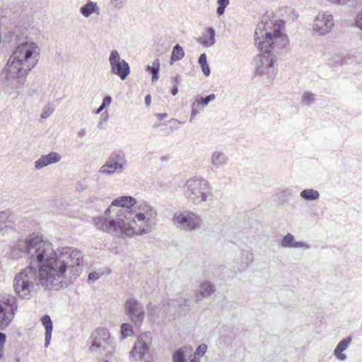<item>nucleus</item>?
<instances>
[{
  "label": "nucleus",
  "mask_w": 362,
  "mask_h": 362,
  "mask_svg": "<svg viewBox=\"0 0 362 362\" xmlns=\"http://www.w3.org/2000/svg\"><path fill=\"white\" fill-rule=\"evenodd\" d=\"M182 193L186 199L195 204L206 202L213 197L212 187L202 177L189 178L182 187Z\"/></svg>",
  "instance_id": "obj_5"
},
{
  "label": "nucleus",
  "mask_w": 362,
  "mask_h": 362,
  "mask_svg": "<svg viewBox=\"0 0 362 362\" xmlns=\"http://www.w3.org/2000/svg\"><path fill=\"white\" fill-rule=\"evenodd\" d=\"M281 245L283 247H304L305 249L310 248V245L303 241H296L293 234L288 233L281 239Z\"/></svg>",
  "instance_id": "obj_17"
},
{
  "label": "nucleus",
  "mask_w": 362,
  "mask_h": 362,
  "mask_svg": "<svg viewBox=\"0 0 362 362\" xmlns=\"http://www.w3.org/2000/svg\"><path fill=\"white\" fill-rule=\"evenodd\" d=\"M40 267L30 265L18 273L13 282L16 294L21 298H30V292L40 286L47 290H59L67 286L64 282L68 278L71 282L82 271V255L80 250L61 252L45 256Z\"/></svg>",
  "instance_id": "obj_1"
},
{
  "label": "nucleus",
  "mask_w": 362,
  "mask_h": 362,
  "mask_svg": "<svg viewBox=\"0 0 362 362\" xmlns=\"http://www.w3.org/2000/svg\"><path fill=\"white\" fill-rule=\"evenodd\" d=\"M216 98V95L214 93H211L204 98L201 97V108H204L205 106H206L210 102L213 101Z\"/></svg>",
  "instance_id": "obj_34"
},
{
  "label": "nucleus",
  "mask_w": 362,
  "mask_h": 362,
  "mask_svg": "<svg viewBox=\"0 0 362 362\" xmlns=\"http://www.w3.org/2000/svg\"><path fill=\"white\" fill-rule=\"evenodd\" d=\"M54 110V105L51 103L47 104L43 109V111L41 114V117L42 119H46V118L49 117L52 114Z\"/></svg>",
  "instance_id": "obj_32"
},
{
  "label": "nucleus",
  "mask_w": 362,
  "mask_h": 362,
  "mask_svg": "<svg viewBox=\"0 0 362 362\" xmlns=\"http://www.w3.org/2000/svg\"><path fill=\"white\" fill-rule=\"evenodd\" d=\"M173 221L177 228L187 231L197 230L203 223L201 216L191 211L175 212L173 216Z\"/></svg>",
  "instance_id": "obj_7"
},
{
  "label": "nucleus",
  "mask_w": 362,
  "mask_h": 362,
  "mask_svg": "<svg viewBox=\"0 0 362 362\" xmlns=\"http://www.w3.org/2000/svg\"><path fill=\"white\" fill-rule=\"evenodd\" d=\"M112 102V98L110 95H106L103 98V103H102V107H105L106 106L109 105Z\"/></svg>",
  "instance_id": "obj_40"
},
{
  "label": "nucleus",
  "mask_w": 362,
  "mask_h": 362,
  "mask_svg": "<svg viewBox=\"0 0 362 362\" xmlns=\"http://www.w3.org/2000/svg\"><path fill=\"white\" fill-rule=\"evenodd\" d=\"M206 351V346L205 344L200 345L195 351V354L199 356H202Z\"/></svg>",
  "instance_id": "obj_38"
},
{
  "label": "nucleus",
  "mask_w": 362,
  "mask_h": 362,
  "mask_svg": "<svg viewBox=\"0 0 362 362\" xmlns=\"http://www.w3.org/2000/svg\"><path fill=\"white\" fill-rule=\"evenodd\" d=\"M315 100V94L311 92H305L302 98V102L305 105H310Z\"/></svg>",
  "instance_id": "obj_31"
},
{
  "label": "nucleus",
  "mask_w": 362,
  "mask_h": 362,
  "mask_svg": "<svg viewBox=\"0 0 362 362\" xmlns=\"http://www.w3.org/2000/svg\"><path fill=\"white\" fill-rule=\"evenodd\" d=\"M170 122H174L175 124H180V122L177 120V119H172V120H170Z\"/></svg>",
  "instance_id": "obj_57"
},
{
  "label": "nucleus",
  "mask_w": 362,
  "mask_h": 362,
  "mask_svg": "<svg viewBox=\"0 0 362 362\" xmlns=\"http://www.w3.org/2000/svg\"><path fill=\"white\" fill-rule=\"evenodd\" d=\"M352 341V337H349L346 339H342L336 346L334 351V355L340 361H345L346 359V355L343 354L349 346Z\"/></svg>",
  "instance_id": "obj_21"
},
{
  "label": "nucleus",
  "mask_w": 362,
  "mask_h": 362,
  "mask_svg": "<svg viewBox=\"0 0 362 362\" xmlns=\"http://www.w3.org/2000/svg\"><path fill=\"white\" fill-rule=\"evenodd\" d=\"M49 243L43 242L37 236H30L25 241V252L30 256V265L42 262L48 254Z\"/></svg>",
  "instance_id": "obj_6"
},
{
  "label": "nucleus",
  "mask_w": 362,
  "mask_h": 362,
  "mask_svg": "<svg viewBox=\"0 0 362 362\" xmlns=\"http://www.w3.org/2000/svg\"><path fill=\"white\" fill-rule=\"evenodd\" d=\"M148 313L151 315H157V308L156 305H152L151 303H150L148 306Z\"/></svg>",
  "instance_id": "obj_44"
},
{
  "label": "nucleus",
  "mask_w": 362,
  "mask_h": 362,
  "mask_svg": "<svg viewBox=\"0 0 362 362\" xmlns=\"http://www.w3.org/2000/svg\"><path fill=\"white\" fill-rule=\"evenodd\" d=\"M218 5L226 6L229 4V0H218Z\"/></svg>",
  "instance_id": "obj_50"
},
{
  "label": "nucleus",
  "mask_w": 362,
  "mask_h": 362,
  "mask_svg": "<svg viewBox=\"0 0 362 362\" xmlns=\"http://www.w3.org/2000/svg\"><path fill=\"white\" fill-rule=\"evenodd\" d=\"M334 26L333 17L328 13H319L314 21L313 30L320 35L329 33Z\"/></svg>",
  "instance_id": "obj_15"
},
{
  "label": "nucleus",
  "mask_w": 362,
  "mask_h": 362,
  "mask_svg": "<svg viewBox=\"0 0 362 362\" xmlns=\"http://www.w3.org/2000/svg\"><path fill=\"white\" fill-rule=\"evenodd\" d=\"M189 362H199V361L196 358H193Z\"/></svg>",
  "instance_id": "obj_59"
},
{
  "label": "nucleus",
  "mask_w": 362,
  "mask_h": 362,
  "mask_svg": "<svg viewBox=\"0 0 362 362\" xmlns=\"http://www.w3.org/2000/svg\"><path fill=\"white\" fill-rule=\"evenodd\" d=\"M178 128V126L176 125L175 127H171V130L173 131L174 129H177Z\"/></svg>",
  "instance_id": "obj_58"
},
{
  "label": "nucleus",
  "mask_w": 362,
  "mask_h": 362,
  "mask_svg": "<svg viewBox=\"0 0 362 362\" xmlns=\"http://www.w3.org/2000/svg\"><path fill=\"white\" fill-rule=\"evenodd\" d=\"M330 2L337 5H345L349 0H329Z\"/></svg>",
  "instance_id": "obj_47"
},
{
  "label": "nucleus",
  "mask_w": 362,
  "mask_h": 362,
  "mask_svg": "<svg viewBox=\"0 0 362 362\" xmlns=\"http://www.w3.org/2000/svg\"><path fill=\"white\" fill-rule=\"evenodd\" d=\"M344 64V59L343 58H339L337 60L334 61L329 59V65L332 67H337L343 66Z\"/></svg>",
  "instance_id": "obj_35"
},
{
  "label": "nucleus",
  "mask_w": 362,
  "mask_h": 362,
  "mask_svg": "<svg viewBox=\"0 0 362 362\" xmlns=\"http://www.w3.org/2000/svg\"><path fill=\"white\" fill-rule=\"evenodd\" d=\"M127 0H110V5L115 9H122L125 5Z\"/></svg>",
  "instance_id": "obj_33"
},
{
  "label": "nucleus",
  "mask_w": 362,
  "mask_h": 362,
  "mask_svg": "<svg viewBox=\"0 0 362 362\" xmlns=\"http://www.w3.org/2000/svg\"><path fill=\"white\" fill-rule=\"evenodd\" d=\"M300 197L305 201H315L319 199L320 193L314 189H305L300 192Z\"/></svg>",
  "instance_id": "obj_24"
},
{
  "label": "nucleus",
  "mask_w": 362,
  "mask_h": 362,
  "mask_svg": "<svg viewBox=\"0 0 362 362\" xmlns=\"http://www.w3.org/2000/svg\"><path fill=\"white\" fill-rule=\"evenodd\" d=\"M185 56V52L182 47L179 45L176 44L172 51V54L170 59V64L172 65L176 61H180Z\"/></svg>",
  "instance_id": "obj_25"
},
{
  "label": "nucleus",
  "mask_w": 362,
  "mask_h": 362,
  "mask_svg": "<svg viewBox=\"0 0 362 362\" xmlns=\"http://www.w3.org/2000/svg\"><path fill=\"white\" fill-rule=\"evenodd\" d=\"M61 160V156L56 152H51L47 155H42L35 162V168L40 170L48 165L55 163Z\"/></svg>",
  "instance_id": "obj_16"
},
{
  "label": "nucleus",
  "mask_w": 362,
  "mask_h": 362,
  "mask_svg": "<svg viewBox=\"0 0 362 362\" xmlns=\"http://www.w3.org/2000/svg\"><path fill=\"white\" fill-rule=\"evenodd\" d=\"M253 260L252 253L250 251L243 252L241 257L237 261V271L238 272L245 271L249 267Z\"/></svg>",
  "instance_id": "obj_19"
},
{
  "label": "nucleus",
  "mask_w": 362,
  "mask_h": 362,
  "mask_svg": "<svg viewBox=\"0 0 362 362\" xmlns=\"http://www.w3.org/2000/svg\"><path fill=\"white\" fill-rule=\"evenodd\" d=\"M200 291L207 298L215 292L216 288L213 283L210 281H204L200 285Z\"/></svg>",
  "instance_id": "obj_27"
},
{
  "label": "nucleus",
  "mask_w": 362,
  "mask_h": 362,
  "mask_svg": "<svg viewBox=\"0 0 362 362\" xmlns=\"http://www.w3.org/2000/svg\"><path fill=\"white\" fill-rule=\"evenodd\" d=\"M215 36L216 31L214 28L209 27L207 28L206 33L197 40V42L206 47H210L215 44Z\"/></svg>",
  "instance_id": "obj_20"
},
{
  "label": "nucleus",
  "mask_w": 362,
  "mask_h": 362,
  "mask_svg": "<svg viewBox=\"0 0 362 362\" xmlns=\"http://www.w3.org/2000/svg\"><path fill=\"white\" fill-rule=\"evenodd\" d=\"M178 93V87L177 86H173L171 89V93L173 95H176Z\"/></svg>",
  "instance_id": "obj_54"
},
{
  "label": "nucleus",
  "mask_w": 362,
  "mask_h": 362,
  "mask_svg": "<svg viewBox=\"0 0 362 362\" xmlns=\"http://www.w3.org/2000/svg\"><path fill=\"white\" fill-rule=\"evenodd\" d=\"M175 300H173V299L169 300H168V303H167V305H166V306L169 307V308H167V307H165H165H164V312H165V313H170V312H171V310H170V308L171 307L175 306Z\"/></svg>",
  "instance_id": "obj_42"
},
{
  "label": "nucleus",
  "mask_w": 362,
  "mask_h": 362,
  "mask_svg": "<svg viewBox=\"0 0 362 362\" xmlns=\"http://www.w3.org/2000/svg\"><path fill=\"white\" fill-rule=\"evenodd\" d=\"M127 160L122 150L113 151L108 157L106 163L100 168L102 175H112L115 173H122L126 168Z\"/></svg>",
  "instance_id": "obj_8"
},
{
  "label": "nucleus",
  "mask_w": 362,
  "mask_h": 362,
  "mask_svg": "<svg viewBox=\"0 0 362 362\" xmlns=\"http://www.w3.org/2000/svg\"><path fill=\"white\" fill-rule=\"evenodd\" d=\"M3 216H4V212L0 213V230H2V228H3L4 222L1 220L3 218Z\"/></svg>",
  "instance_id": "obj_55"
},
{
  "label": "nucleus",
  "mask_w": 362,
  "mask_h": 362,
  "mask_svg": "<svg viewBox=\"0 0 362 362\" xmlns=\"http://www.w3.org/2000/svg\"><path fill=\"white\" fill-rule=\"evenodd\" d=\"M156 117H157L158 119L163 120L164 118H165L167 117V114L166 113H158V114H156Z\"/></svg>",
  "instance_id": "obj_51"
},
{
  "label": "nucleus",
  "mask_w": 362,
  "mask_h": 362,
  "mask_svg": "<svg viewBox=\"0 0 362 362\" xmlns=\"http://www.w3.org/2000/svg\"><path fill=\"white\" fill-rule=\"evenodd\" d=\"M152 343V336L148 332L140 334L130 352V357L134 360H141L149 351Z\"/></svg>",
  "instance_id": "obj_14"
},
{
  "label": "nucleus",
  "mask_w": 362,
  "mask_h": 362,
  "mask_svg": "<svg viewBox=\"0 0 362 362\" xmlns=\"http://www.w3.org/2000/svg\"><path fill=\"white\" fill-rule=\"evenodd\" d=\"M140 211L134 214L135 218L141 221H144L145 226L139 227V234H145L151 231L155 220L157 216V211L155 209L146 203H142L139 206Z\"/></svg>",
  "instance_id": "obj_11"
},
{
  "label": "nucleus",
  "mask_w": 362,
  "mask_h": 362,
  "mask_svg": "<svg viewBox=\"0 0 362 362\" xmlns=\"http://www.w3.org/2000/svg\"><path fill=\"white\" fill-rule=\"evenodd\" d=\"M255 40L257 48L262 52L259 56L260 64L256 68V74L265 76L272 81L276 76L277 70L274 67L276 57L272 54L279 40L286 41V36L281 32V23L262 20L257 25Z\"/></svg>",
  "instance_id": "obj_2"
},
{
  "label": "nucleus",
  "mask_w": 362,
  "mask_h": 362,
  "mask_svg": "<svg viewBox=\"0 0 362 362\" xmlns=\"http://www.w3.org/2000/svg\"><path fill=\"white\" fill-rule=\"evenodd\" d=\"M91 349L98 351L100 349L103 351L110 352L114 349V342L110 339V334L107 329L99 327L93 332Z\"/></svg>",
  "instance_id": "obj_10"
},
{
  "label": "nucleus",
  "mask_w": 362,
  "mask_h": 362,
  "mask_svg": "<svg viewBox=\"0 0 362 362\" xmlns=\"http://www.w3.org/2000/svg\"><path fill=\"white\" fill-rule=\"evenodd\" d=\"M109 62L112 73L118 76L122 81L125 80L130 74V67L124 59H121L116 49L111 51Z\"/></svg>",
  "instance_id": "obj_13"
},
{
  "label": "nucleus",
  "mask_w": 362,
  "mask_h": 362,
  "mask_svg": "<svg viewBox=\"0 0 362 362\" xmlns=\"http://www.w3.org/2000/svg\"><path fill=\"white\" fill-rule=\"evenodd\" d=\"M192 104H195L196 105V107L197 108H198L199 110H202L203 108H201V104H202V102H201V96H197L194 98V101L192 103Z\"/></svg>",
  "instance_id": "obj_45"
},
{
  "label": "nucleus",
  "mask_w": 362,
  "mask_h": 362,
  "mask_svg": "<svg viewBox=\"0 0 362 362\" xmlns=\"http://www.w3.org/2000/svg\"><path fill=\"white\" fill-rule=\"evenodd\" d=\"M355 24L362 30V10L357 14L355 18Z\"/></svg>",
  "instance_id": "obj_37"
},
{
  "label": "nucleus",
  "mask_w": 362,
  "mask_h": 362,
  "mask_svg": "<svg viewBox=\"0 0 362 362\" xmlns=\"http://www.w3.org/2000/svg\"><path fill=\"white\" fill-rule=\"evenodd\" d=\"M173 362H187L186 356L183 349H177L173 356Z\"/></svg>",
  "instance_id": "obj_29"
},
{
  "label": "nucleus",
  "mask_w": 362,
  "mask_h": 362,
  "mask_svg": "<svg viewBox=\"0 0 362 362\" xmlns=\"http://www.w3.org/2000/svg\"><path fill=\"white\" fill-rule=\"evenodd\" d=\"M180 81L181 78L179 75H176L171 78V83L173 85V86L178 87V85L180 84Z\"/></svg>",
  "instance_id": "obj_43"
},
{
  "label": "nucleus",
  "mask_w": 362,
  "mask_h": 362,
  "mask_svg": "<svg viewBox=\"0 0 362 362\" xmlns=\"http://www.w3.org/2000/svg\"><path fill=\"white\" fill-rule=\"evenodd\" d=\"M228 158L225 153L215 151L211 156V163L212 164L211 170H217L226 165Z\"/></svg>",
  "instance_id": "obj_18"
},
{
  "label": "nucleus",
  "mask_w": 362,
  "mask_h": 362,
  "mask_svg": "<svg viewBox=\"0 0 362 362\" xmlns=\"http://www.w3.org/2000/svg\"><path fill=\"white\" fill-rule=\"evenodd\" d=\"M188 300L183 298H179L177 300V303L179 305V306L185 305L186 307H189V305L187 304Z\"/></svg>",
  "instance_id": "obj_46"
},
{
  "label": "nucleus",
  "mask_w": 362,
  "mask_h": 362,
  "mask_svg": "<svg viewBox=\"0 0 362 362\" xmlns=\"http://www.w3.org/2000/svg\"><path fill=\"white\" fill-rule=\"evenodd\" d=\"M40 49L36 43L24 42L17 46L4 71L8 81L22 84L30 71L37 64Z\"/></svg>",
  "instance_id": "obj_4"
},
{
  "label": "nucleus",
  "mask_w": 362,
  "mask_h": 362,
  "mask_svg": "<svg viewBox=\"0 0 362 362\" xmlns=\"http://www.w3.org/2000/svg\"><path fill=\"white\" fill-rule=\"evenodd\" d=\"M194 298V300L196 302H199L203 298H206V297L204 295V293L201 291H197L195 293Z\"/></svg>",
  "instance_id": "obj_41"
},
{
  "label": "nucleus",
  "mask_w": 362,
  "mask_h": 362,
  "mask_svg": "<svg viewBox=\"0 0 362 362\" xmlns=\"http://www.w3.org/2000/svg\"><path fill=\"white\" fill-rule=\"evenodd\" d=\"M144 101H145V104L147 106H148L151 104V95H146Z\"/></svg>",
  "instance_id": "obj_53"
},
{
  "label": "nucleus",
  "mask_w": 362,
  "mask_h": 362,
  "mask_svg": "<svg viewBox=\"0 0 362 362\" xmlns=\"http://www.w3.org/2000/svg\"><path fill=\"white\" fill-rule=\"evenodd\" d=\"M124 313L129 320L136 325L140 326L144 321L145 312L143 305L136 298L127 299L124 306Z\"/></svg>",
  "instance_id": "obj_12"
},
{
  "label": "nucleus",
  "mask_w": 362,
  "mask_h": 362,
  "mask_svg": "<svg viewBox=\"0 0 362 362\" xmlns=\"http://www.w3.org/2000/svg\"><path fill=\"white\" fill-rule=\"evenodd\" d=\"M99 8L95 2L89 1L80 8L81 13L86 18L89 17L93 13H98Z\"/></svg>",
  "instance_id": "obj_23"
},
{
  "label": "nucleus",
  "mask_w": 362,
  "mask_h": 362,
  "mask_svg": "<svg viewBox=\"0 0 362 362\" xmlns=\"http://www.w3.org/2000/svg\"><path fill=\"white\" fill-rule=\"evenodd\" d=\"M160 62L156 59L151 66H148L146 71L152 75V82L154 83L159 78Z\"/></svg>",
  "instance_id": "obj_26"
},
{
  "label": "nucleus",
  "mask_w": 362,
  "mask_h": 362,
  "mask_svg": "<svg viewBox=\"0 0 362 362\" xmlns=\"http://www.w3.org/2000/svg\"><path fill=\"white\" fill-rule=\"evenodd\" d=\"M41 322L45 329V346L47 347L50 344V341H51V338H52L53 323H52L50 316L48 315H44L41 318Z\"/></svg>",
  "instance_id": "obj_22"
},
{
  "label": "nucleus",
  "mask_w": 362,
  "mask_h": 362,
  "mask_svg": "<svg viewBox=\"0 0 362 362\" xmlns=\"http://www.w3.org/2000/svg\"><path fill=\"white\" fill-rule=\"evenodd\" d=\"M351 0H349V1H350Z\"/></svg>",
  "instance_id": "obj_61"
},
{
  "label": "nucleus",
  "mask_w": 362,
  "mask_h": 362,
  "mask_svg": "<svg viewBox=\"0 0 362 362\" xmlns=\"http://www.w3.org/2000/svg\"><path fill=\"white\" fill-rule=\"evenodd\" d=\"M103 362H109V361H107V360H105V361H104Z\"/></svg>",
  "instance_id": "obj_60"
},
{
  "label": "nucleus",
  "mask_w": 362,
  "mask_h": 362,
  "mask_svg": "<svg viewBox=\"0 0 362 362\" xmlns=\"http://www.w3.org/2000/svg\"><path fill=\"white\" fill-rule=\"evenodd\" d=\"M86 135V131L85 129H82L78 132V136L80 138H82V137L85 136Z\"/></svg>",
  "instance_id": "obj_52"
},
{
  "label": "nucleus",
  "mask_w": 362,
  "mask_h": 362,
  "mask_svg": "<svg viewBox=\"0 0 362 362\" xmlns=\"http://www.w3.org/2000/svg\"><path fill=\"white\" fill-rule=\"evenodd\" d=\"M198 63L201 66L204 75L205 76H209L210 75L211 71L207 63V57L206 54L203 53L199 56L198 59Z\"/></svg>",
  "instance_id": "obj_28"
},
{
  "label": "nucleus",
  "mask_w": 362,
  "mask_h": 362,
  "mask_svg": "<svg viewBox=\"0 0 362 362\" xmlns=\"http://www.w3.org/2000/svg\"><path fill=\"white\" fill-rule=\"evenodd\" d=\"M199 112H200V110H199L198 108H197L196 105L192 104V112H191V115H190V119H189V122L191 123L193 122L194 118L199 113Z\"/></svg>",
  "instance_id": "obj_36"
},
{
  "label": "nucleus",
  "mask_w": 362,
  "mask_h": 362,
  "mask_svg": "<svg viewBox=\"0 0 362 362\" xmlns=\"http://www.w3.org/2000/svg\"><path fill=\"white\" fill-rule=\"evenodd\" d=\"M6 336L4 333L0 332V346H3L6 343Z\"/></svg>",
  "instance_id": "obj_48"
},
{
  "label": "nucleus",
  "mask_w": 362,
  "mask_h": 362,
  "mask_svg": "<svg viewBox=\"0 0 362 362\" xmlns=\"http://www.w3.org/2000/svg\"><path fill=\"white\" fill-rule=\"evenodd\" d=\"M18 308L16 299L11 296H3L0 300V328L4 329L12 322Z\"/></svg>",
  "instance_id": "obj_9"
},
{
  "label": "nucleus",
  "mask_w": 362,
  "mask_h": 362,
  "mask_svg": "<svg viewBox=\"0 0 362 362\" xmlns=\"http://www.w3.org/2000/svg\"><path fill=\"white\" fill-rule=\"evenodd\" d=\"M100 278V274L97 272H90L88 274V280L91 281H95Z\"/></svg>",
  "instance_id": "obj_39"
},
{
  "label": "nucleus",
  "mask_w": 362,
  "mask_h": 362,
  "mask_svg": "<svg viewBox=\"0 0 362 362\" xmlns=\"http://www.w3.org/2000/svg\"><path fill=\"white\" fill-rule=\"evenodd\" d=\"M121 334L123 338L132 336L133 334L132 326L129 323H123L121 325Z\"/></svg>",
  "instance_id": "obj_30"
},
{
  "label": "nucleus",
  "mask_w": 362,
  "mask_h": 362,
  "mask_svg": "<svg viewBox=\"0 0 362 362\" xmlns=\"http://www.w3.org/2000/svg\"><path fill=\"white\" fill-rule=\"evenodd\" d=\"M135 204L136 200L129 196L115 199L105 211V214L108 216L112 211H115V207L120 206L121 208L116 211L115 217L107 218L102 216L96 217L93 219L95 227L117 237L121 235L128 236L133 235L135 233L136 221L134 220V214L130 208Z\"/></svg>",
  "instance_id": "obj_3"
},
{
  "label": "nucleus",
  "mask_w": 362,
  "mask_h": 362,
  "mask_svg": "<svg viewBox=\"0 0 362 362\" xmlns=\"http://www.w3.org/2000/svg\"><path fill=\"white\" fill-rule=\"evenodd\" d=\"M226 8V6L218 5V6L217 8V11H216L217 14L218 16L223 15L225 11Z\"/></svg>",
  "instance_id": "obj_49"
},
{
  "label": "nucleus",
  "mask_w": 362,
  "mask_h": 362,
  "mask_svg": "<svg viewBox=\"0 0 362 362\" xmlns=\"http://www.w3.org/2000/svg\"><path fill=\"white\" fill-rule=\"evenodd\" d=\"M104 108L105 107H103L102 105H100V106L94 112L95 114L98 115V114L100 113L103 110Z\"/></svg>",
  "instance_id": "obj_56"
}]
</instances>
